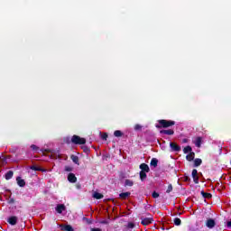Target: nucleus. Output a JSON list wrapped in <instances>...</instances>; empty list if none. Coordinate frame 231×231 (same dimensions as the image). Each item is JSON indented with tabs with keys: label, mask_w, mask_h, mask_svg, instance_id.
<instances>
[{
	"label": "nucleus",
	"mask_w": 231,
	"mask_h": 231,
	"mask_svg": "<svg viewBox=\"0 0 231 231\" xmlns=\"http://www.w3.org/2000/svg\"><path fill=\"white\" fill-rule=\"evenodd\" d=\"M83 219H85V221H87L88 225H91V223H93V221L88 217H84Z\"/></svg>",
	"instance_id": "37"
},
{
	"label": "nucleus",
	"mask_w": 231,
	"mask_h": 231,
	"mask_svg": "<svg viewBox=\"0 0 231 231\" xmlns=\"http://www.w3.org/2000/svg\"><path fill=\"white\" fill-rule=\"evenodd\" d=\"M203 142V138L201 137H196L193 141V143L196 145V147H201V143Z\"/></svg>",
	"instance_id": "13"
},
{
	"label": "nucleus",
	"mask_w": 231,
	"mask_h": 231,
	"mask_svg": "<svg viewBox=\"0 0 231 231\" xmlns=\"http://www.w3.org/2000/svg\"><path fill=\"white\" fill-rule=\"evenodd\" d=\"M203 163V161L199 158L194 160V167H199Z\"/></svg>",
	"instance_id": "23"
},
{
	"label": "nucleus",
	"mask_w": 231,
	"mask_h": 231,
	"mask_svg": "<svg viewBox=\"0 0 231 231\" xmlns=\"http://www.w3.org/2000/svg\"><path fill=\"white\" fill-rule=\"evenodd\" d=\"M134 185V182L129 179L125 180V187H133Z\"/></svg>",
	"instance_id": "26"
},
{
	"label": "nucleus",
	"mask_w": 231,
	"mask_h": 231,
	"mask_svg": "<svg viewBox=\"0 0 231 231\" xmlns=\"http://www.w3.org/2000/svg\"><path fill=\"white\" fill-rule=\"evenodd\" d=\"M201 196L205 199H212V194L211 193H207L205 191H201L200 192Z\"/></svg>",
	"instance_id": "19"
},
{
	"label": "nucleus",
	"mask_w": 231,
	"mask_h": 231,
	"mask_svg": "<svg viewBox=\"0 0 231 231\" xmlns=\"http://www.w3.org/2000/svg\"><path fill=\"white\" fill-rule=\"evenodd\" d=\"M196 156V153L194 152H190L187 156H186V160L188 162H193L194 158Z\"/></svg>",
	"instance_id": "14"
},
{
	"label": "nucleus",
	"mask_w": 231,
	"mask_h": 231,
	"mask_svg": "<svg viewBox=\"0 0 231 231\" xmlns=\"http://www.w3.org/2000/svg\"><path fill=\"white\" fill-rule=\"evenodd\" d=\"M134 131H142V125H134Z\"/></svg>",
	"instance_id": "32"
},
{
	"label": "nucleus",
	"mask_w": 231,
	"mask_h": 231,
	"mask_svg": "<svg viewBox=\"0 0 231 231\" xmlns=\"http://www.w3.org/2000/svg\"><path fill=\"white\" fill-rule=\"evenodd\" d=\"M2 162H6V157H3Z\"/></svg>",
	"instance_id": "43"
},
{
	"label": "nucleus",
	"mask_w": 231,
	"mask_h": 231,
	"mask_svg": "<svg viewBox=\"0 0 231 231\" xmlns=\"http://www.w3.org/2000/svg\"><path fill=\"white\" fill-rule=\"evenodd\" d=\"M107 137L108 135L106 133L101 135L102 140H107Z\"/></svg>",
	"instance_id": "38"
},
{
	"label": "nucleus",
	"mask_w": 231,
	"mask_h": 231,
	"mask_svg": "<svg viewBox=\"0 0 231 231\" xmlns=\"http://www.w3.org/2000/svg\"><path fill=\"white\" fill-rule=\"evenodd\" d=\"M226 226L227 228H231V220L227 222Z\"/></svg>",
	"instance_id": "42"
},
{
	"label": "nucleus",
	"mask_w": 231,
	"mask_h": 231,
	"mask_svg": "<svg viewBox=\"0 0 231 231\" xmlns=\"http://www.w3.org/2000/svg\"><path fill=\"white\" fill-rule=\"evenodd\" d=\"M157 122L158 124L155 125L156 129H168V127L176 125V122L172 120L160 119Z\"/></svg>",
	"instance_id": "1"
},
{
	"label": "nucleus",
	"mask_w": 231,
	"mask_h": 231,
	"mask_svg": "<svg viewBox=\"0 0 231 231\" xmlns=\"http://www.w3.org/2000/svg\"><path fill=\"white\" fill-rule=\"evenodd\" d=\"M139 176L141 181H145V180H147V171H140Z\"/></svg>",
	"instance_id": "18"
},
{
	"label": "nucleus",
	"mask_w": 231,
	"mask_h": 231,
	"mask_svg": "<svg viewBox=\"0 0 231 231\" xmlns=\"http://www.w3.org/2000/svg\"><path fill=\"white\" fill-rule=\"evenodd\" d=\"M127 228H134V223L129 222L127 225Z\"/></svg>",
	"instance_id": "36"
},
{
	"label": "nucleus",
	"mask_w": 231,
	"mask_h": 231,
	"mask_svg": "<svg viewBox=\"0 0 231 231\" xmlns=\"http://www.w3.org/2000/svg\"><path fill=\"white\" fill-rule=\"evenodd\" d=\"M100 223L101 225H107L109 222L107 220H102Z\"/></svg>",
	"instance_id": "41"
},
{
	"label": "nucleus",
	"mask_w": 231,
	"mask_h": 231,
	"mask_svg": "<svg viewBox=\"0 0 231 231\" xmlns=\"http://www.w3.org/2000/svg\"><path fill=\"white\" fill-rule=\"evenodd\" d=\"M60 228L62 231H74L73 226H71V225H60Z\"/></svg>",
	"instance_id": "8"
},
{
	"label": "nucleus",
	"mask_w": 231,
	"mask_h": 231,
	"mask_svg": "<svg viewBox=\"0 0 231 231\" xmlns=\"http://www.w3.org/2000/svg\"><path fill=\"white\" fill-rule=\"evenodd\" d=\"M45 151V152H50V150H44Z\"/></svg>",
	"instance_id": "45"
},
{
	"label": "nucleus",
	"mask_w": 231,
	"mask_h": 231,
	"mask_svg": "<svg viewBox=\"0 0 231 231\" xmlns=\"http://www.w3.org/2000/svg\"><path fill=\"white\" fill-rule=\"evenodd\" d=\"M184 181H190V177L189 176L184 177Z\"/></svg>",
	"instance_id": "40"
},
{
	"label": "nucleus",
	"mask_w": 231,
	"mask_h": 231,
	"mask_svg": "<svg viewBox=\"0 0 231 231\" xmlns=\"http://www.w3.org/2000/svg\"><path fill=\"white\" fill-rule=\"evenodd\" d=\"M90 231H102V229L98 227H94V228H91Z\"/></svg>",
	"instance_id": "39"
},
{
	"label": "nucleus",
	"mask_w": 231,
	"mask_h": 231,
	"mask_svg": "<svg viewBox=\"0 0 231 231\" xmlns=\"http://www.w3.org/2000/svg\"><path fill=\"white\" fill-rule=\"evenodd\" d=\"M70 159L72 160V162L74 163H76V165H80V162H79V156L77 155H71Z\"/></svg>",
	"instance_id": "22"
},
{
	"label": "nucleus",
	"mask_w": 231,
	"mask_h": 231,
	"mask_svg": "<svg viewBox=\"0 0 231 231\" xmlns=\"http://www.w3.org/2000/svg\"><path fill=\"white\" fill-rule=\"evenodd\" d=\"M8 203H9V205H14V203H15V199L10 198V199H8Z\"/></svg>",
	"instance_id": "35"
},
{
	"label": "nucleus",
	"mask_w": 231,
	"mask_h": 231,
	"mask_svg": "<svg viewBox=\"0 0 231 231\" xmlns=\"http://www.w3.org/2000/svg\"><path fill=\"white\" fill-rule=\"evenodd\" d=\"M150 165H151L152 167H158V159L152 158V159L151 160Z\"/></svg>",
	"instance_id": "25"
},
{
	"label": "nucleus",
	"mask_w": 231,
	"mask_h": 231,
	"mask_svg": "<svg viewBox=\"0 0 231 231\" xmlns=\"http://www.w3.org/2000/svg\"><path fill=\"white\" fill-rule=\"evenodd\" d=\"M188 140L187 139H183V143H187Z\"/></svg>",
	"instance_id": "44"
},
{
	"label": "nucleus",
	"mask_w": 231,
	"mask_h": 231,
	"mask_svg": "<svg viewBox=\"0 0 231 231\" xmlns=\"http://www.w3.org/2000/svg\"><path fill=\"white\" fill-rule=\"evenodd\" d=\"M141 224H143V226H147L149 225H152V221H154V219H152V217H141Z\"/></svg>",
	"instance_id": "3"
},
{
	"label": "nucleus",
	"mask_w": 231,
	"mask_h": 231,
	"mask_svg": "<svg viewBox=\"0 0 231 231\" xmlns=\"http://www.w3.org/2000/svg\"><path fill=\"white\" fill-rule=\"evenodd\" d=\"M71 142L75 144V145H85L86 143V138H82L79 135H73L71 137Z\"/></svg>",
	"instance_id": "2"
},
{
	"label": "nucleus",
	"mask_w": 231,
	"mask_h": 231,
	"mask_svg": "<svg viewBox=\"0 0 231 231\" xmlns=\"http://www.w3.org/2000/svg\"><path fill=\"white\" fill-rule=\"evenodd\" d=\"M206 226L208 228H214V226H216V220L208 218L206 222Z\"/></svg>",
	"instance_id": "7"
},
{
	"label": "nucleus",
	"mask_w": 231,
	"mask_h": 231,
	"mask_svg": "<svg viewBox=\"0 0 231 231\" xmlns=\"http://www.w3.org/2000/svg\"><path fill=\"white\" fill-rule=\"evenodd\" d=\"M114 136H116V138H120V136H124V133H122V131L120 130H116L114 132Z\"/></svg>",
	"instance_id": "27"
},
{
	"label": "nucleus",
	"mask_w": 231,
	"mask_h": 231,
	"mask_svg": "<svg viewBox=\"0 0 231 231\" xmlns=\"http://www.w3.org/2000/svg\"><path fill=\"white\" fill-rule=\"evenodd\" d=\"M166 192L167 194H171V192H172V184L168 185Z\"/></svg>",
	"instance_id": "30"
},
{
	"label": "nucleus",
	"mask_w": 231,
	"mask_h": 231,
	"mask_svg": "<svg viewBox=\"0 0 231 231\" xmlns=\"http://www.w3.org/2000/svg\"><path fill=\"white\" fill-rule=\"evenodd\" d=\"M139 168L141 169L142 172H150L151 168H149V165L147 163H141Z\"/></svg>",
	"instance_id": "6"
},
{
	"label": "nucleus",
	"mask_w": 231,
	"mask_h": 231,
	"mask_svg": "<svg viewBox=\"0 0 231 231\" xmlns=\"http://www.w3.org/2000/svg\"><path fill=\"white\" fill-rule=\"evenodd\" d=\"M170 147L173 152H180L181 151V147L176 144V143H170Z\"/></svg>",
	"instance_id": "4"
},
{
	"label": "nucleus",
	"mask_w": 231,
	"mask_h": 231,
	"mask_svg": "<svg viewBox=\"0 0 231 231\" xmlns=\"http://www.w3.org/2000/svg\"><path fill=\"white\" fill-rule=\"evenodd\" d=\"M5 180H12V178H14V171H9L5 173Z\"/></svg>",
	"instance_id": "20"
},
{
	"label": "nucleus",
	"mask_w": 231,
	"mask_h": 231,
	"mask_svg": "<svg viewBox=\"0 0 231 231\" xmlns=\"http://www.w3.org/2000/svg\"><path fill=\"white\" fill-rule=\"evenodd\" d=\"M17 217L12 216L8 218L7 222L9 223V225H12L14 226L17 225Z\"/></svg>",
	"instance_id": "9"
},
{
	"label": "nucleus",
	"mask_w": 231,
	"mask_h": 231,
	"mask_svg": "<svg viewBox=\"0 0 231 231\" xmlns=\"http://www.w3.org/2000/svg\"><path fill=\"white\" fill-rule=\"evenodd\" d=\"M31 149H32V151H39V147H38L37 145H35V144H32V145H31Z\"/></svg>",
	"instance_id": "34"
},
{
	"label": "nucleus",
	"mask_w": 231,
	"mask_h": 231,
	"mask_svg": "<svg viewBox=\"0 0 231 231\" xmlns=\"http://www.w3.org/2000/svg\"><path fill=\"white\" fill-rule=\"evenodd\" d=\"M129 196H131V192H129V191L123 192V193H120V194H119V198H120L121 199H126L129 198Z\"/></svg>",
	"instance_id": "17"
},
{
	"label": "nucleus",
	"mask_w": 231,
	"mask_h": 231,
	"mask_svg": "<svg viewBox=\"0 0 231 231\" xmlns=\"http://www.w3.org/2000/svg\"><path fill=\"white\" fill-rule=\"evenodd\" d=\"M81 149L83 150V152L86 153V154H89V152H90V149H89V147L88 146H87V145H83L82 147H81Z\"/></svg>",
	"instance_id": "28"
},
{
	"label": "nucleus",
	"mask_w": 231,
	"mask_h": 231,
	"mask_svg": "<svg viewBox=\"0 0 231 231\" xmlns=\"http://www.w3.org/2000/svg\"><path fill=\"white\" fill-rule=\"evenodd\" d=\"M152 197L156 199V198H160V193L156 192V191H153L152 194Z\"/></svg>",
	"instance_id": "31"
},
{
	"label": "nucleus",
	"mask_w": 231,
	"mask_h": 231,
	"mask_svg": "<svg viewBox=\"0 0 231 231\" xmlns=\"http://www.w3.org/2000/svg\"><path fill=\"white\" fill-rule=\"evenodd\" d=\"M65 171L66 172H71V171H73V168L71 166H66Z\"/></svg>",
	"instance_id": "33"
},
{
	"label": "nucleus",
	"mask_w": 231,
	"mask_h": 231,
	"mask_svg": "<svg viewBox=\"0 0 231 231\" xmlns=\"http://www.w3.org/2000/svg\"><path fill=\"white\" fill-rule=\"evenodd\" d=\"M191 176L193 178L194 183L196 185H198V183H199V177L198 176V170H196V169L192 170Z\"/></svg>",
	"instance_id": "5"
},
{
	"label": "nucleus",
	"mask_w": 231,
	"mask_h": 231,
	"mask_svg": "<svg viewBox=\"0 0 231 231\" xmlns=\"http://www.w3.org/2000/svg\"><path fill=\"white\" fill-rule=\"evenodd\" d=\"M64 210H66V206L64 204H58L56 206V212H58V214L64 212Z\"/></svg>",
	"instance_id": "11"
},
{
	"label": "nucleus",
	"mask_w": 231,
	"mask_h": 231,
	"mask_svg": "<svg viewBox=\"0 0 231 231\" xmlns=\"http://www.w3.org/2000/svg\"><path fill=\"white\" fill-rule=\"evenodd\" d=\"M30 169H31V171H39L41 172H46L45 169H42V168H41L39 166H36V165L30 166Z\"/></svg>",
	"instance_id": "16"
},
{
	"label": "nucleus",
	"mask_w": 231,
	"mask_h": 231,
	"mask_svg": "<svg viewBox=\"0 0 231 231\" xmlns=\"http://www.w3.org/2000/svg\"><path fill=\"white\" fill-rule=\"evenodd\" d=\"M173 223L176 225V226H180V225H181V219L175 217Z\"/></svg>",
	"instance_id": "29"
},
{
	"label": "nucleus",
	"mask_w": 231,
	"mask_h": 231,
	"mask_svg": "<svg viewBox=\"0 0 231 231\" xmlns=\"http://www.w3.org/2000/svg\"><path fill=\"white\" fill-rule=\"evenodd\" d=\"M68 180L69 181V183H77V176H75L74 173H69Z\"/></svg>",
	"instance_id": "10"
},
{
	"label": "nucleus",
	"mask_w": 231,
	"mask_h": 231,
	"mask_svg": "<svg viewBox=\"0 0 231 231\" xmlns=\"http://www.w3.org/2000/svg\"><path fill=\"white\" fill-rule=\"evenodd\" d=\"M16 182L20 187H24L26 185V181H24V180H23L21 177L16 178Z\"/></svg>",
	"instance_id": "15"
},
{
	"label": "nucleus",
	"mask_w": 231,
	"mask_h": 231,
	"mask_svg": "<svg viewBox=\"0 0 231 231\" xmlns=\"http://www.w3.org/2000/svg\"><path fill=\"white\" fill-rule=\"evenodd\" d=\"M93 198L95 199H102L104 198V195L102 193H98V192L95 191L93 193Z\"/></svg>",
	"instance_id": "21"
},
{
	"label": "nucleus",
	"mask_w": 231,
	"mask_h": 231,
	"mask_svg": "<svg viewBox=\"0 0 231 231\" xmlns=\"http://www.w3.org/2000/svg\"><path fill=\"white\" fill-rule=\"evenodd\" d=\"M160 134H167L168 136H172V134H174V130H172V129L161 130Z\"/></svg>",
	"instance_id": "12"
},
{
	"label": "nucleus",
	"mask_w": 231,
	"mask_h": 231,
	"mask_svg": "<svg viewBox=\"0 0 231 231\" xmlns=\"http://www.w3.org/2000/svg\"><path fill=\"white\" fill-rule=\"evenodd\" d=\"M183 152L184 154H189V152H192V147L190 145L184 147Z\"/></svg>",
	"instance_id": "24"
}]
</instances>
